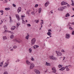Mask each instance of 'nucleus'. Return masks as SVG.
<instances>
[{
	"mask_svg": "<svg viewBox=\"0 0 74 74\" xmlns=\"http://www.w3.org/2000/svg\"><path fill=\"white\" fill-rule=\"evenodd\" d=\"M67 8V7L64 6L61 7L59 8L58 9V11H63V10L64 9H66Z\"/></svg>",
	"mask_w": 74,
	"mask_h": 74,
	"instance_id": "obj_1",
	"label": "nucleus"
},
{
	"mask_svg": "<svg viewBox=\"0 0 74 74\" xmlns=\"http://www.w3.org/2000/svg\"><path fill=\"white\" fill-rule=\"evenodd\" d=\"M36 38H33L31 41V45H33L35 43H36Z\"/></svg>",
	"mask_w": 74,
	"mask_h": 74,
	"instance_id": "obj_2",
	"label": "nucleus"
},
{
	"mask_svg": "<svg viewBox=\"0 0 74 74\" xmlns=\"http://www.w3.org/2000/svg\"><path fill=\"white\" fill-rule=\"evenodd\" d=\"M10 62H8V61H7L5 62L4 64V67H7L8 66V64H9Z\"/></svg>",
	"mask_w": 74,
	"mask_h": 74,
	"instance_id": "obj_3",
	"label": "nucleus"
},
{
	"mask_svg": "<svg viewBox=\"0 0 74 74\" xmlns=\"http://www.w3.org/2000/svg\"><path fill=\"white\" fill-rule=\"evenodd\" d=\"M34 66H35L34 64L33 63H31L29 67L30 69H33L34 67Z\"/></svg>",
	"mask_w": 74,
	"mask_h": 74,
	"instance_id": "obj_4",
	"label": "nucleus"
},
{
	"mask_svg": "<svg viewBox=\"0 0 74 74\" xmlns=\"http://www.w3.org/2000/svg\"><path fill=\"white\" fill-rule=\"evenodd\" d=\"M56 52L57 53L58 56H62V53L61 52H60V51H56Z\"/></svg>",
	"mask_w": 74,
	"mask_h": 74,
	"instance_id": "obj_5",
	"label": "nucleus"
},
{
	"mask_svg": "<svg viewBox=\"0 0 74 74\" xmlns=\"http://www.w3.org/2000/svg\"><path fill=\"white\" fill-rule=\"evenodd\" d=\"M51 32H52V31L51 29H49L48 30V32L47 33V35H48V36H50V37H52V36H51Z\"/></svg>",
	"mask_w": 74,
	"mask_h": 74,
	"instance_id": "obj_6",
	"label": "nucleus"
},
{
	"mask_svg": "<svg viewBox=\"0 0 74 74\" xmlns=\"http://www.w3.org/2000/svg\"><path fill=\"white\" fill-rule=\"evenodd\" d=\"M70 37H71L70 35L69 34H67L66 35L65 38H66V39H69Z\"/></svg>",
	"mask_w": 74,
	"mask_h": 74,
	"instance_id": "obj_7",
	"label": "nucleus"
},
{
	"mask_svg": "<svg viewBox=\"0 0 74 74\" xmlns=\"http://www.w3.org/2000/svg\"><path fill=\"white\" fill-rule=\"evenodd\" d=\"M34 71L36 74H41V72L38 70L35 69L34 70Z\"/></svg>",
	"mask_w": 74,
	"mask_h": 74,
	"instance_id": "obj_8",
	"label": "nucleus"
},
{
	"mask_svg": "<svg viewBox=\"0 0 74 74\" xmlns=\"http://www.w3.org/2000/svg\"><path fill=\"white\" fill-rule=\"evenodd\" d=\"M69 66H66L64 67H62L61 69H60V70H61V71H63V70H64L65 69H66V67H69Z\"/></svg>",
	"mask_w": 74,
	"mask_h": 74,
	"instance_id": "obj_9",
	"label": "nucleus"
},
{
	"mask_svg": "<svg viewBox=\"0 0 74 74\" xmlns=\"http://www.w3.org/2000/svg\"><path fill=\"white\" fill-rule=\"evenodd\" d=\"M50 59H52V60H56V58L54 57L53 56H50Z\"/></svg>",
	"mask_w": 74,
	"mask_h": 74,
	"instance_id": "obj_10",
	"label": "nucleus"
},
{
	"mask_svg": "<svg viewBox=\"0 0 74 74\" xmlns=\"http://www.w3.org/2000/svg\"><path fill=\"white\" fill-rule=\"evenodd\" d=\"M52 70L54 71L52 72V73H55L56 72V68L55 67H53L52 68Z\"/></svg>",
	"mask_w": 74,
	"mask_h": 74,
	"instance_id": "obj_11",
	"label": "nucleus"
},
{
	"mask_svg": "<svg viewBox=\"0 0 74 74\" xmlns=\"http://www.w3.org/2000/svg\"><path fill=\"white\" fill-rule=\"evenodd\" d=\"M16 16L17 18V19H18V21H20V17L19 15L17 14H16Z\"/></svg>",
	"mask_w": 74,
	"mask_h": 74,
	"instance_id": "obj_12",
	"label": "nucleus"
},
{
	"mask_svg": "<svg viewBox=\"0 0 74 74\" xmlns=\"http://www.w3.org/2000/svg\"><path fill=\"white\" fill-rule=\"evenodd\" d=\"M20 25H21V23H17L16 25V29H18V27H19V26H20Z\"/></svg>",
	"mask_w": 74,
	"mask_h": 74,
	"instance_id": "obj_13",
	"label": "nucleus"
},
{
	"mask_svg": "<svg viewBox=\"0 0 74 74\" xmlns=\"http://www.w3.org/2000/svg\"><path fill=\"white\" fill-rule=\"evenodd\" d=\"M66 4H67V3L65 2L64 1H62L61 3V5H66Z\"/></svg>",
	"mask_w": 74,
	"mask_h": 74,
	"instance_id": "obj_14",
	"label": "nucleus"
},
{
	"mask_svg": "<svg viewBox=\"0 0 74 74\" xmlns=\"http://www.w3.org/2000/svg\"><path fill=\"white\" fill-rule=\"evenodd\" d=\"M21 11V7H19L17 9V12L18 13H19V12H20Z\"/></svg>",
	"mask_w": 74,
	"mask_h": 74,
	"instance_id": "obj_15",
	"label": "nucleus"
},
{
	"mask_svg": "<svg viewBox=\"0 0 74 74\" xmlns=\"http://www.w3.org/2000/svg\"><path fill=\"white\" fill-rule=\"evenodd\" d=\"M26 62L27 64L28 65H30V64H31V63L28 60H26Z\"/></svg>",
	"mask_w": 74,
	"mask_h": 74,
	"instance_id": "obj_16",
	"label": "nucleus"
},
{
	"mask_svg": "<svg viewBox=\"0 0 74 74\" xmlns=\"http://www.w3.org/2000/svg\"><path fill=\"white\" fill-rule=\"evenodd\" d=\"M49 4V2L48 1L45 4V6L46 7H47V6H48Z\"/></svg>",
	"mask_w": 74,
	"mask_h": 74,
	"instance_id": "obj_17",
	"label": "nucleus"
},
{
	"mask_svg": "<svg viewBox=\"0 0 74 74\" xmlns=\"http://www.w3.org/2000/svg\"><path fill=\"white\" fill-rule=\"evenodd\" d=\"M16 28V27L15 26H12L11 27V29L12 30H14V29Z\"/></svg>",
	"mask_w": 74,
	"mask_h": 74,
	"instance_id": "obj_18",
	"label": "nucleus"
},
{
	"mask_svg": "<svg viewBox=\"0 0 74 74\" xmlns=\"http://www.w3.org/2000/svg\"><path fill=\"white\" fill-rule=\"evenodd\" d=\"M27 36L25 37V38L27 40H28L29 39V33L27 34Z\"/></svg>",
	"mask_w": 74,
	"mask_h": 74,
	"instance_id": "obj_19",
	"label": "nucleus"
},
{
	"mask_svg": "<svg viewBox=\"0 0 74 74\" xmlns=\"http://www.w3.org/2000/svg\"><path fill=\"white\" fill-rule=\"evenodd\" d=\"M13 41L14 42H18V43H21V42H20V41L17 40L16 39H14L13 40Z\"/></svg>",
	"mask_w": 74,
	"mask_h": 74,
	"instance_id": "obj_20",
	"label": "nucleus"
},
{
	"mask_svg": "<svg viewBox=\"0 0 74 74\" xmlns=\"http://www.w3.org/2000/svg\"><path fill=\"white\" fill-rule=\"evenodd\" d=\"M29 53H32V49L30 48L29 49Z\"/></svg>",
	"mask_w": 74,
	"mask_h": 74,
	"instance_id": "obj_21",
	"label": "nucleus"
},
{
	"mask_svg": "<svg viewBox=\"0 0 74 74\" xmlns=\"http://www.w3.org/2000/svg\"><path fill=\"white\" fill-rule=\"evenodd\" d=\"M46 64L47 66H51V64L48 63L47 62H46Z\"/></svg>",
	"mask_w": 74,
	"mask_h": 74,
	"instance_id": "obj_22",
	"label": "nucleus"
},
{
	"mask_svg": "<svg viewBox=\"0 0 74 74\" xmlns=\"http://www.w3.org/2000/svg\"><path fill=\"white\" fill-rule=\"evenodd\" d=\"M14 37V35H10V38L11 39H13Z\"/></svg>",
	"mask_w": 74,
	"mask_h": 74,
	"instance_id": "obj_23",
	"label": "nucleus"
},
{
	"mask_svg": "<svg viewBox=\"0 0 74 74\" xmlns=\"http://www.w3.org/2000/svg\"><path fill=\"white\" fill-rule=\"evenodd\" d=\"M42 10L41 9V8H39L38 9V13H41V11Z\"/></svg>",
	"mask_w": 74,
	"mask_h": 74,
	"instance_id": "obj_24",
	"label": "nucleus"
},
{
	"mask_svg": "<svg viewBox=\"0 0 74 74\" xmlns=\"http://www.w3.org/2000/svg\"><path fill=\"white\" fill-rule=\"evenodd\" d=\"M71 2H72V4H71V5L72 6H74V1H73V0H72Z\"/></svg>",
	"mask_w": 74,
	"mask_h": 74,
	"instance_id": "obj_25",
	"label": "nucleus"
},
{
	"mask_svg": "<svg viewBox=\"0 0 74 74\" xmlns=\"http://www.w3.org/2000/svg\"><path fill=\"white\" fill-rule=\"evenodd\" d=\"M3 40H7V37L6 36H3Z\"/></svg>",
	"mask_w": 74,
	"mask_h": 74,
	"instance_id": "obj_26",
	"label": "nucleus"
},
{
	"mask_svg": "<svg viewBox=\"0 0 74 74\" xmlns=\"http://www.w3.org/2000/svg\"><path fill=\"white\" fill-rule=\"evenodd\" d=\"M31 14L32 15H34L36 14V12L34 11H33L31 12Z\"/></svg>",
	"mask_w": 74,
	"mask_h": 74,
	"instance_id": "obj_27",
	"label": "nucleus"
},
{
	"mask_svg": "<svg viewBox=\"0 0 74 74\" xmlns=\"http://www.w3.org/2000/svg\"><path fill=\"white\" fill-rule=\"evenodd\" d=\"M70 16V14L69 13H67L65 15V17H67V16Z\"/></svg>",
	"mask_w": 74,
	"mask_h": 74,
	"instance_id": "obj_28",
	"label": "nucleus"
},
{
	"mask_svg": "<svg viewBox=\"0 0 74 74\" xmlns=\"http://www.w3.org/2000/svg\"><path fill=\"white\" fill-rule=\"evenodd\" d=\"M11 47H10L9 48L10 51H14V49L12 48L11 49Z\"/></svg>",
	"mask_w": 74,
	"mask_h": 74,
	"instance_id": "obj_29",
	"label": "nucleus"
},
{
	"mask_svg": "<svg viewBox=\"0 0 74 74\" xmlns=\"http://www.w3.org/2000/svg\"><path fill=\"white\" fill-rule=\"evenodd\" d=\"M5 10H6V11H8V10H10V8H5Z\"/></svg>",
	"mask_w": 74,
	"mask_h": 74,
	"instance_id": "obj_30",
	"label": "nucleus"
},
{
	"mask_svg": "<svg viewBox=\"0 0 74 74\" xmlns=\"http://www.w3.org/2000/svg\"><path fill=\"white\" fill-rule=\"evenodd\" d=\"M3 28L5 30H7V27L5 25H4L3 26Z\"/></svg>",
	"mask_w": 74,
	"mask_h": 74,
	"instance_id": "obj_31",
	"label": "nucleus"
},
{
	"mask_svg": "<svg viewBox=\"0 0 74 74\" xmlns=\"http://www.w3.org/2000/svg\"><path fill=\"white\" fill-rule=\"evenodd\" d=\"M68 67H69V66L66 67V71H70V69H69Z\"/></svg>",
	"mask_w": 74,
	"mask_h": 74,
	"instance_id": "obj_32",
	"label": "nucleus"
},
{
	"mask_svg": "<svg viewBox=\"0 0 74 74\" xmlns=\"http://www.w3.org/2000/svg\"><path fill=\"white\" fill-rule=\"evenodd\" d=\"M13 49H15L16 48H17V46L16 45H15L13 46Z\"/></svg>",
	"mask_w": 74,
	"mask_h": 74,
	"instance_id": "obj_33",
	"label": "nucleus"
},
{
	"mask_svg": "<svg viewBox=\"0 0 74 74\" xmlns=\"http://www.w3.org/2000/svg\"><path fill=\"white\" fill-rule=\"evenodd\" d=\"M29 12H30V10H27V11L26 14H28V15H29Z\"/></svg>",
	"mask_w": 74,
	"mask_h": 74,
	"instance_id": "obj_34",
	"label": "nucleus"
},
{
	"mask_svg": "<svg viewBox=\"0 0 74 74\" xmlns=\"http://www.w3.org/2000/svg\"><path fill=\"white\" fill-rule=\"evenodd\" d=\"M10 32H11V31H8V30H5L4 31V32L5 33V32H8V33H10Z\"/></svg>",
	"mask_w": 74,
	"mask_h": 74,
	"instance_id": "obj_35",
	"label": "nucleus"
},
{
	"mask_svg": "<svg viewBox=\"0 0 74 74\" xmlns=\"http://www.w3.org/2000/svg\"><path fill=\"white\" fill-rule=\"evenodd\" d=\"M3 62H2L0 63V67H2V66H3Z\"/></svg>",
	"mask_w": 74,
	"mask_h": 74,
	"instance_id": "obj_36",
	"label": "nucleus"
},
{
	"mask_svg": "<svg viewBox=\"0 0 74 74\" xmlns=\"http://www.w3.org/2000/svg\"><path fill=\"white\" fill-rule=\"evenodd\" d=\"M35 22L36 23H38L39 22V20H35Z\"/></svg>",
	"mask_w": 74,
	"mask_h": 74,
	"instance_id": "obj_37",
	"label": "nucleus"
},
{
	"mask_svg": "<svg viewBox=\"0 0 74 74\" xmlns=\"http://www.w3.org/2000/svg\"><path fill=\"white\" fill-rule=\"evenodd\" d=\"M38 5L37 4H36L35 5V8H37L38 7Z\"/></svg>",
	"mask_w": 74,
	"mask_h": 74,
	"instance_id": "obj_38",
	"label": "nucleus"
},
{
	"mask_svg": "<svg viewBox=\"0 0 74 74\" xmlns=\"http://www.w3.org/2000/svg\"><path fill=\"white\" fill-rule=\"evenodd\" d=\"M31 59L32 61H34V58L33 57H31Z\"/></svg>",
	"mask_w": 74,
	"mask_h": 74,
	"instance_id": "obj_39",
	"label": "nucleus"
},
{
	"mask_svg": "<svg viewBox=\"0 0 74 74\" xmlns=\"http://www.w3.org/2000/svg\"><path fill=\"white\" fill-rule=\"evenodd\" d=\"M22 23H23L24 24V23H25V21H24V20H23V18H22Z\"/></svg>",
	"mask_w": 74,
	"mask_h": 74,
	"instance_id": "obj_40",
	"label": "nucleus"
},
{
	"mask_svg": "<svg viewBox=\"0 0 74 74\" xmlns=\"http://www.w3.org/2000/svg\"><path fill=\"white\" fill-rule=\"evenodd\" d=\"M19 61H20V60H19V59H18L16 61V62H19Z\"/></svg>",
	"mask_w": 74,
	"mask_h": 74,
	"instance_id": "obj_41",
	"label": "nucleus"
},
{
	"mask_svg": "<svg viewBox=\"0 0 74 74\" xmlns=\"http://www.w3.org/2000/svg\"><path fill=\"white\" fill-rule=\"evenodd\" d=\"M27 26L28 27H30V26H31V25H30V24H27Z\"/></svg>",
	"mask_w": 74,
	"mask_h": 74,
	"instance_id": "obj_42",
	"label": "nucleus"
},
{
	"mask_svg": "<svg viewBox=\"0 0 74 74\" xmlns=\"http://www.w3.org/2000/svg\"><path fill=\"white\" fill-rule=\"evenodd\" d=\"M58 67L60 68V67H62V65L60 64L58 65Z\"/></svg>",
	"mask_w": 74,
	"mask_h": 74,
	"instance_id": "obj_43",
	"label": "nucleus"
},
{
	"mask_svg": "<svg viewBox=\"0 0 74 74\" xmlns=\"http://www.w3.org/2000/svg\"><path fill=\"white\" fill-rule=\"evenodd\" d=\"M35 46L36 47V48H38V47H39V46L37 45H35Z\"/></svg>",
	"mask_w": 74,
	"mask_h": 74,
	"instance_id": "obj_44",
	"label": "nucleus"
},
{
	"mask_svg": "<svg viewBox=\"0 0 74 74\" xmlns=\"http://www.w3.org/2000/svg\"><path fill=\"white\" fill-rule=\"evenodd\" d=\"M69 29H70V30H73V29L72 28V27H69Z\"/></svg>",
	"mask_w": 74,
	"mask_h": 74,
	"instance_id": "obj_45",
	"label": "nucleus"
},
{
	"mask_svg": "<svg viewBox=\"0 0 74 74\" xmlns=\"http://www.w3.org/2000/svg\"><path fill=\"white\" fill-rule=\"evenodd\" d=\"M4 74H8V72L7 71L5 72L4 73Z\"/></svg>",
	"mask_w": 74,
	"mask_h": 74,
	"instance_id": "obj_46",
	"label": "nucleus"
},
{
	"mask_svg": "<svg viewBox=\"0 0 74 74\" xmlns=\"http://www.w3.org/2000/svg\"><path fill=\"white\" fill-rule=\"evenodd\" d=\"M21 16L22 18V19H23V17L25 18V16H23V15Z\"/></svg>",
	"mask_w": 74,
	"mask_h": 74,
	"instance_id": "obj_47",
	"label": "nucleus"
},
{
	"mask_svg": "<svg viewBox=\"0 0 74 74\" xmlns=\"http://www.w3.org/2000/svg\"><path fill=\"white\" fill-rule=\"evenodd\" d=\"M71 24V23H69V24L67 25V26H70V24Z\"/></svg>",
	"mask_w": 74,
	"mask_h": 74,
	"instance_id": "obj_48",
	"label": "nucleus"
},
{
	"mask_svg": "<svg viewBox=\"0 0 74 74\" xmlns=\"http://www.w3.org/2000/svg\"><path fill=\"white\" fill-rule=\"evenodd\" d=\"M61 51L62 52H65V51L63 49H62L61 50Z\"/></svg>",
	"mask_w": 74,
	"mask_h": 74,
	"instance_id": "obj_49",
	"label": "nucleus"
},
{
	"mask_svg": "<svg viewBox=\"0 0 74 74\" xmlns=\"http://www.w3.org/2000/svg\"><path fill=\"white\" fill-rule=\"evenodd\" d=\"M13 7H15L16 5H15V4H13Z\"/></svg>",
	"mask_w": 74,
	"mask_h": 74,
	"instance_id": "obj_50",
	"label": "nucleus"
},
{
	"mask_svg": "<svg viewBox=\"0 0 74 74\" xmlns=\"http://www.w3.org/2000/svg\"><path fill=\"white\" fill-rule=\"evenodd\" d=\"M9 18L10 19V22L11 23V17L10 16Z\"/></svg>",
	"mask_w": 74,
	"mask_h": 74,
	"instance_id": "obj_51",
	"label": "nucleus"
},
{
	"mask_svg": "<svg viewBox=\"0 0 74 74\" xmlns=\"http://www.w3.org/2000/svg\"><path fill=\"white\" fill-rule=\"evenodd\" d=\"M66 5H67V7H70V5H69L67 3H66Z\"/></svg>",
	"mask_w": 74,
	"mask_h": 74,
	"instance_id": "obj_52",
	"label": "nucleus"
},
{
	"mask_svg": "<svg viewBox=\"0 0 74 74\" xmlns=\"http://www.w3.org/2000/svg\"><path fill=\"white\" fill-rule=\"evenodd\" d=\"M72 35H74V31L72 32Z\"/></svg>",
	"mask_w": 74,
	"mask_h": 74,
	"instance_id": "obj_53",
	"label": "nucleus"
},
{
	"mask_svg": "<svg viewBox=\"0 0 74 74\" xmlns=\"http://www.w3.org/2000/svg\"><path fill=\"white\" fill-rule=\"evenodd\" d=\"M0 12H1V13H3V10H0Z\"/></svg>",
	"mask_w": 74,
	"mask_h": 74,
	"instance_id": "obj_54",
	"label": "nucleus"
},
{
	"mask_svg": "<svg viewBox=\"0 0 74 74\" xmlns=\"http://www.w3.org/2000/svg\"><path fill=\"white\" fill-rule=\"evenodd\" d=\"M43 23H44V22H41L40 24L42 25V24H43Z\"/></svg>",
	"mask_w": 74,
	"mask_h": 74,
	"instance_id": "obj_55",
	"label": "nucleus"
},
{
	"mask_svg": "<svg viewBox=\"0 0 74 74\" xmlns=\"http://www.w3.org/2000/svg\"><path fill=\"white\" fill-rule=\"evenodd\" d=\"M10 33H11V34H13V32H12L11 31H10Z\"/></svg>",
	"mask_w": 74,
	"mask_h": 74,
	"instance_id": "obj_56",
	"label": "nucleus"
},
{
	"mask_svg": "<svg viewBox=\"0 0 74 74\" xmlns=\"http://www.w3.org/2000/svg\"><path fill=\"white\" fill-rule=\"evenodd\" d=\"M34 49H36V46H35V45L34 46Z\"/></svg>",
	"mask_w": 74,
	"mask_h": 74,
	"instance_id": "obj_57",
	"label": "nucleus"
},
{
	"mask_svg": "<svg viewBox=\"0 0 74 74\" xmlns=\"http://www.w3.org/2000/svg\"><path fill=\"white\" fill-rule=\"evenodd\" d=\"M71 24H72V25H74V22H73Z\"/></svg>",
	"mask_w": 74,
	"mask_h": 74,
	"instance_id": "obj_58",
	"label": "nucleus"
},
{
	"mask_svg": "<svg viewBox=\"0 0 74 74\" xmlns=\"http://www.w3.org/2000/svg\"><path fill=\"white\" fill-rule=\"evenodd\" d=\"M51 14H53V12H52V10L51 11Z\"/></svg>",
	"mask_w": 74,
	"mask_h": 74,
	"instance_id": "obj_59",
	"label": "nucleus"
},
{
	"mask_svg": "<svg viewBox=\"0 0 74 74\" xmlns=\"http://www.w3.org/2000/svg\"><path fill=\"white\" fill-rule=\"evenodd\" d=\"M74 15L72 16H71V17H74Z\"/></svg>",
	"mask_w": 74,
	"mask_h": 74,
	"instance_id": "obj_60",
	"label": "nucleus"
},
{
	"mask_svg": "<svg viewBox=\"0 0 74 74\" xmlns=\"http://www.w3.org/2000/svg\"><path fill=\"white\" fill-rule=\"evenodd\" d=\"M1 22L2 23H3V21H2V20H1Z\"/></svg>",
	"mask_w": 74,
	"mask_h": 74,
	"instance_id": "obj_61",
	"label": "nucleus"
},
{
	"mask_svg": "<svg viewBox=\"0 0 74 74\" xmlns=\"http://www.w3.org/2000/svg\"><path fill=\"white\" fill-rule=\"evenodd\" d=\"M64 58L63 59V60H64V59H65V57H64Z\"/></svg>",
	"mask_w": 74,
	"mask_h": 74,
	"instance_id": "obj_62",
	"label": "nucleus"
},
{
	"mask_svg": "<svg viewBox=\"0 0 74 74\" xmlns=\"http://www.w3.org/2000/svg\"><path fill=\"white\" fill-rule=\"evenodd\" d=\"M25 22H27V20H25Z\"/></svg>",
	"mask_w": 74,
	"mask_h": 74,
	"instance_id": "obj_63",
	"label": "nucleus"
},
{
	"mask_svg": "<svg viewBox=\"0 0 74 74\" xmlns=\"http://www.w3.org/2000/svg\"><path fill=\"white\" fill-rule=\"evenodd\" d=\"M40 21H41L42 22H44V21L42 20H41Z\"/></svg>",
	"mask_w": 74,
	"mask_h": 74,
	"instance_id": "obj_64",
	"label": "nucleus"
}]
</instances>
